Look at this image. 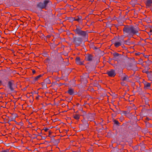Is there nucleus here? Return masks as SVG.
Segmentation results:
<instances>
[{"instance_id":"f257e3e1","label":"nucleus","mask_w":152,"mask_h":152,"mask_svg":"<svg viewBox=\"0 0 152 152\" xmlns=\"http://www.w3.org/2000/svg\"><path fill=\"white\" fill-rule=\"evenodd\" d=\"M123 30L124 33L126 34L127 36L130 37H132L138 32V29L137 27L132 26L125 27Z\"/></svg>"},{"instance_id":"f03ea898","label":"nucleus","mask_w":152,"mask_h":152,"mask_svg":"<svg viewBox=\"0 0 152 152\" xmlns=\"http://www.w3.org/2000/svg\"><path fill=\"white\" fill-rule=\"evenodd\" d=\"M76 29L74 30L76 34L81 36L83 38H87L88 37V34L86 31L82 30V28L79 26H76Z\"/></svg>"},{"instance_id":"7ed1b4c3","label":"nucleus","mask_w":152,"mask_h":152,"mask_svg":"<svg viewBox=\"0 0 152 152\" xmlns=\"http://www.w3.org/2000/svg\"><path fill=\"white\" fill-rule=\"evenodd\" d=\"M51 3V2L50 1L47 0H45L43 3L40 2L37 5V7L41 9L45 8L49 4H50Z\"/></svg>"},{"instance_id":"20e7f679","label":"nucleus","mask_w":152,"mask_h":152,"mask_svg":"<svg viewBox=\"0 0 152 152\" xmlns=\"http://www.w3.org/2000/svg\"><path fill=\"white\" fill-rule=\"evenodd\" d=\"M48 136L51 137V141L53 142L55 144H58L59 142V139H56L54 138L56 136H53L51 137V134H49Z\"/></svg>"},{"instance_id":"39448f33","label":"nucleus","mask_w":152,"mask_h":152,"mask_svg":"<svg viewBox=\"0 0 152 152\" xmlns=\"http://www.w3.org/2000/svg\"><path fill=\"white\" fill-rule=\"evenodd\" d=\"M147 70L146 69L144 71H143V72H145L147 74V77L149 79H152V71L151 70H148V68H147Z\"/></svg>"},{"instance_id":"423d86ee","label":"nucleus","mask_w":152,"mask_h":152,"mask_svg":"<svg viewBox=\"0 0 152 152\" xmlns=\"http://www.w3.org/2000/svg\"><path fill=\"white\" fill-rule=\"evenodd\" d=\"M143 84L144 85L145 89L146 90L150 88L151 86L150 83L145 81L144 79H143Z\"/></svg>"},{"instance_id":"0eeeda50","label":"nucleus","mask_w":152,"mask_h":152,"mask_svg":"<svg viewBox=\"0 0 152 152\" xmlns=\"http://www.w3.org/2000/svg\"><path fill=\"white\" fill-rule=\"evenodd\" d=\"M107 73L108 75L109 76L111 77H114L116 75L115 71L113 69L108 71Z\"/></svg>"},{"instance_id":"6e6552de","label":"nucleus","mask_w":152,"mask_h":152,"mask_svg":"<svg viewBox=\"0 0 152 152\" xmlns=\"http://www.w3.org/2000/svg\"><path fill=\"white\" fill-rule=\"evenodd\" d=\"M83 124L80 125L79 126L80 128H82L84 126H85L84 128L83 129V130H85V129L87 128L88 126V124L86 121H83Z\"/></svg>"},{"instance_id":"1a4fd4ad","label":"nucleus","mask_w":152,"mask_h":152,"mask_svg":"<svg viewBox=\"0 0 152 152\" xmlns=\"http://www.w3.org/2000/svg\"><path fill=\"white\" fill-rule=\"evenodd\" d=\"M14 85V84L13 83V81H9L8 83V86L9 87V88L10 89V90L11 91H13L14 90V89L13 88V86Z\"/></svg>"},{"instance_id":"9d476101","label":"nucleus","mask_w":152,"mask_h":152,"mask_svg":"<svg viewBox=\"0 0 152 152\" xmlns=\"http://www.w3.org/2000/svg\"><path fill=\"white\" fill-rule=\"evenodd\" d=\"M93 58V56L91 55L88 54L86 56L85 60L88 61H91L92 60Z\"/></svg>"},{"instance_id":"9b49d317","label":"nucleus","mask_w":152,"mask_h":152,"mask_svg":"<svg viewBox=\"0 0 152 152\" xmlns=\"http://www.w3.org/2000/svg\"><path fill=\"white\" fill-rule=\"evenodd\" d=\"M76 62L77 64L80 65H83V62H81L80 61V58L79 57H77L76 58Z\"/></svg>"},{"instance_id":"f8f14e48","label":"nucleus","mask_w":152,"mask_h":152,"mask_svg":"<svg viewBox=\"0 0 152 152\" xmlns=\"http://www.w3.org/2000/svg\"><path fill=\"white\" fill-rule=\"evenodd\" d=\"M121 79L123 81H128L129 80V77L127 75L124 74L122 76Z\"/></svg>"},{"instance_id":"ddd939ff","label":"nucleus","mask_w":152,"mask_h":152,"mask_svg":"<svg viewBox=\"0 0 152 152\" xmlns=\"http://www.w3.org/2000/svg\"><path fill=\"white\" fill-rule=\"evenodd\" d=\"M82 17L81 16H77L74 18V20L77 21L79 22H82Z\"/></svg>"},{"instance_id":"4468645a","label":"nucleus","mask_w":152,"mask_h":152,"mask_svg":"<svg viewBox=\"0 0 152 152\" xmlns=\"http://www.w3.org/2000/svg\"><path fill=\"white\" fill-rule=\"evenodd\" d=\"M145 3L147 6H149L152 3V1L151 0H147L145 2Z\"/></svg>"},{"instance_id":"2eb2a0df","label":"nucleus","mask_w":152,"mask_h":152,"mask_svg":"<svg viewBox=\"0 0 152 152\" xmlns=\"http://www.w3.org/2000/svg\"><path fill=\"white\" fill-rule=\"evenodd\" d=\"M145 103L146 104V106L145 105H143V110H146V109L145 108H144V107H146V108L148 109V108L149 107V105L148 104V100L147 99L145 101Z\"/></svg>"},{"instance_id":"dca6fc26","label":"nucleus","mask_w":152,"mask_h":152,"mask_svg":"<svg viewBox=\"0 0 152 152\" xmlns=\"http://www.w3.org/2000/svg\"><path fill=\"white\" fill-rule=\"evenodd\" d=\"M68 93L70 95H72L74 94V91L72 88H69L68 91Z\"/></svg>"},{"instance_id":"f3484780","label":"nucleus","mask_w":152,"mask_h":152,"mask_svg":"<svg viewBox=\"0 0 152 152\" xmlns=\"http://www.w3.org/2000/svg\"><path fill=\"white\" fill-rule=\"evenodd\" d=\"M92 115L91 114H89L88 116V118L89 121H92L94 120V118L92 116Z\"/></svg>"},{"instance_id":"a211bd4d","label":"nucleus","mask_w":152,"mask_h":152,"mask_svg":"<svg viewBox=\"0 0 152 152\" xmlns=\"http://www.w3.org/2000/svg\"><path fill=\"white\" fill-rule=\"evenodd\" d=\"M113 55L115 58H118V57L119 56H121V55L117 53H113Z\"/></svg>"},{"instance_id":"6ab92c4d","label":"nucleus","mask_w":152,"mask_h":152,"mask_svg":"<svg viewBox=\"0 0 152 152\" xmlns=\"http://www.w3.org/2000/svg\"><path fill=\"white\" fill-rule=\"evenodd\" d=\"M121 45V43L120 42H116L115 43V46L116 47H118Z\"/></svg>"},{"instance_id":"aec40b11","label":"nucleus","mask_w":152,"mask_h":152,"mask_svg":"<svg viewBox=\"0 0 152 152\" xmlns=\"http://www.w3.org/2000/svg\"><path fill=\"white\" fill-rule=\"evenodd\" d=\"M41 77V75H39L36 77H35L34 79V81L35 82V81H37L38 80V79Z\"/></svg>"},{"instance_id":"412c9836","label":"nucleus","mask_w":152,"mask_h":152,"mask_svg":"<svg viewBox=\"0 0 152 152\" xmlns=\"http://www.w3.org/2000/svg\"><path fill=\"white\" fill-rule=\"evenodd\" d=\"M146 17V16L145 15H144L143 14V21H145L146 22H148L149 23L150 22V20H148V21H146V20L145 19V18Z\"/></svg>"},{"instance_id":"4be33fe9","label":"nucleus","mask_w":152,"mask_h":152,"mask_svg":"<svg viewBox=\"0 0 152 152\" xmlns=\"http://www.w3.org/2000/svg\"><path fill=\"white\" fill-rule=\"evenodd\" d=\"M33 134L32 136L31 137V138L32 139H35L37 137V136L38 135H40V134Z\"/></svg>"},{"instance_id":"5701e85b","label":"nucleus","mask_w":152,"mask_h":152,"mask_svg":"<svg viewBox=\"0 0 152 152\" xmlns=\"http://www.w3.org/2000/svg\"><path fill=\"white\" fill-rule=\"evenodd\" d=\"M74 118L76 120L80 118V116H79V115H78L77 114L75 115H74Z\"/></svg>"},{"instance_id":"b1692460","label":"nucleus","mask_w":152,"mask_h":152,"mask_svg":"<svg viewBox=\"0 0 152 152\" xmlns=\"http://www.w3.org/2000/svg\"><path fill=\"white\" fill-rule=\"evenodd\" d=\"M124 43L126 45H129L130 44V43L127 40H126L124 41Z\"/></svg>"},{"instance_id":"393cba45","label":"nucleus","mask_w":152,"mask_h":152,"mask_svg":"<svg viewBox=\"0 0 152 152\" xmlns=\"http://www.w3.org/2000/svg\"><path fill=\"white\" fill-rule=\"evenodd\" d=\"M113 122H114L115 124L118 125H119V122H118V121H117L116 120H114L113 121Z\"/></svg>"},{"instance_id":"a878e982","label":"nucleus","mask_w":152,"mask_h":152,"mask_svg":"<svg viewBox=\"0 0 152 152\" xmlns=\"http://www.w3.org/2000/svg\"><path fill=\"white\" fill-rule=\"evenodd\" d=\"M49 130V129L48 128H45V129H43L42 131H41V132H43V131H44V132H48V130Z\"/></svg>"},{"instance_id":"bb28decb","label":"nucleus","mask_w":152,"mask_h":152,"mask_svg":"<svg viewBox=\"0 0 152 152\" xmlns=\"http://www.w3.org/2000/svg\"><path fill=\"white\" fill-rule=\"evenodd\" d=\"M9 149H7L6 150H3L0 152H9Z\"/></svg>"},{"instance_id":"cd10ccee","label":"nucleus","mask_w":152,"mask_h":152,"mask_svg":"<svg viewBox=\"0 0 152 152\" xmlns=\"http://www.w3.org/2000/svg\"><path fill=\"white\" fill-rule=\"evenodd\" d=\"M145 148V147L144 146H143V149L144 148ZM144 150H143V151ZM145 151V152H150V151L148 150H144Z\"/></svg>"},{"instance_id":"c85d7f7f","label":"nucleus","mask_w":152,"mask_h":152,"mask_svg":"<svg viewBox=\"0 0 152 152\" xmlns=\"http://www.w3.org/2000/svg\"><path fill=\"white\" fill-rule=\"evenodd\" d=\"M77 40L78 41H80L81 42L82 41V39L81 38H78L77 39Z\"/></svg>"},{"instance_id":"c756f323","label":"nucleus","mask_w":152,"mask_h":152,"mask_svg":"<svg viewBox=\"0 0 152 152\" xmlns=\"http://www.w3.org/2000/svg\"><path fill=\"white\" fill-rule=\"evenodd\" d=\"M110 134H107V135H106V136L108 137H111Z\"/></svg>"},{"instance_id":"7c9ffc66","label":"nucleus","mask_w":152,"mask_h":152,"mask_svg":"<svg viewBox=\"0 0 152 152\" xmlns=\"http://www.w3.org/2000/svg\"><path fill=\"white\" fill-rule=\"evenodd\" d=\"M33 135H32L31 134H28V136L29 137H31H31Z\"/></svg>"},{"instance_id":"2f4dec72","label":"nucleus","mask_w":152,"mask_h":152,"mask_svg":"<svg viewBox=\"0 0 152 152\" xmlns=\"http://www.w3.org/2000/svg\"><path fill=\"white\" fill-rule=\"evenodd\" d=\"M141 54L139 52L136 53H135V55H139Z\"/></svg>"},{"instance_id":"473e14b6","label":"nucleus","mask_w":152,"mask_h":152,"mask_svg":"<svg viewBox=\"0 0 152 152\" xmlns=\"http://www.w3.org/2000/svg\"><path fill=\"white\" fill-rule=\"evenodd\" d=\"M143 56H145V58H148V55L144 56V54H143Z\"/></svg>"},{"instance_id":"72a5a7b5","label":"nucleus","mask_w":152,"mask_h":152,"mask_svg":"<svg viewBox=\"0 0 152 152\" xmlns=\"http://www.w3.org/2000/svg\"><path fill=\"white\" fill-rule=\"evenodd\" d=\"M32 72L33 74H35L36 72V71L34 70H33Z\"/></svg>"},{"instance_id":"f704fd0d","label":"nucleus","mask_w":152,"mask_h":152,"mask_svg":"<svg viewBox=\"0 0 152 152\" xmlns=\"http://www.w3.org/2000/svg\"><path fill=\"white\" fill-rule=\"evenodd\" d=\"M89 152H93V150L92 149H90L89 150Z\"/></svg>"},{"instance_id":"c9c22d12","label":"nucleus","mask_w":152,"mask_h":152,"mask_svg":"<svg viewBox=\"0 0 152 152\" xmlns=\"http://www.w3.org/2000/svg\"><path fill=\"white\" fill-rule=\"evenodd\" d=\"M2 84V81L1 80H0V85H1Z\"/></svg>"},{"instance_id":"e433bc0d","label":"nucleus","mask_w":152,"mask_h":152,"mask_svg":"<svg viewBox=\"0 0 152 152\" xmlns=\"http://www.w3.org/2000/svg\"><path fill=\"white\" fill-rule=\"evenodd\" d=\"M130 38H128V39H127V41H129L130 40Z\"/></svg>"},{"instance_id":"4c0bfd02","label":"nucleus","mask_w":152,"mask_h":152,"mask_svg":"<svg viewBox=\"0 0 152 152\" xmlns=\"http://www.w3.org/2000/svg\"><path fill=\"white\" fill-rule=\"evenodd\" d=\"M49 132V133H51V132H50V131H49V132Z\"/></svg>"},{"instance_id":"58836bf2","label":"nucleus","mask_w":152,"mask_h":152,"mask_svg":"<svg viewBox=\"0 0 152 152\" xmlns=\"http://www.w3.org/2000/svg\"><path fill=\"white\" fill-rule=\"evenodd\" d=\"M5 135L3 134H1V136H4Z\"/></svg>"},{"instance_id":"ea45409f","label":"nucleus","mask_w":152,"mask_h":152,"mask_svg":"<svg viewBox=\"0 0 152 152\" xmlns=\"http://www.w3.org/2000/svg\"><path fill=\"white\" fill-rule=\"evenodd\" d=\"M122 82H121V84H122Z\"/></svg>"},{"instance_id":"a19ab883","label":"nucleus","mask_w":152,"mask_h":152,"mask_svg":"<svg viewBox=\"0 0 152 152\" xmlns=\"http://www.w3.org/2000/svg\"><path fill=\"white\" fill-rule=\"evenodd\" d=\"M151 40H152V37L151 38Z\"/></svg>"}]
</instances>
